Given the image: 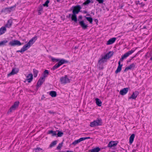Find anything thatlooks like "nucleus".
Listing matches in <instances>:
<instances>
[{"label": "nucleus", "mask_w": 152, "mask_h": 152, "mask_svg": "<svg viewBox=\"0 0 152 152\" xmlns=\"http://www.w3.org/2000/svg\"><path fill=\"white\" fill-rule=\"evenodd\" d=\"M135 49H132L131 50L129 51L128 52L126 53L124 55H123L120 59V61L118 62V66L117 68V69L115 71V73L117 74L119 72H120L122 69V66L123 65L122 64H121V61H122L123 60L128 57L129 55L132 54L135 50Z\"/></svg>", "instance_id": "1"}, {"label": "nucleus", "mask_w": 152, "mask_h": 152, "mask_svg": "<svg viewBox=\"0 0 152 152\" xmlns=\"http://www.w3.org/2000/svg\"><path fill=\"white\" fill-rule=\"evenodd\" d=\"M37 39V37L35 36L33 37L29 40V42L27 44L24 45L22 48L24 51H26L34 43Z\"/></svg>", "instance_id": "2"}, {"label": "nucleus", "mask_w": 152, "mask_h": 152, "mask_svg": "<svg viewBox=\"0 0 152 152\" xmlns=\"http://www.w3.org/2000/svg\"><path fill=\"white\" fill-rule=\"evenodd\" d=\"M102 124V120L101 119H98L96 120L91 122L90 123V126L91 127L97 126L101 125Z\"/></svg>", "instance_id": "3"}, {"label": "nucleus", "mask_w": 152, "mask_h": 152, "mask_svg": "<svg viewBox=\"0 0 152 152\" xmlns=\"http://www.w3.org/2000/svg\"><path fill=\"white\" fill-rule=\"evenodd\" d=\"M58 62V64H56L54 65L52 68V69L54 70L56 69L59 67L61 65L66 63L68 62V61L64 59H61L60 60H59Z\"/></svg>", "instance_id": "4"}, {"label": "nucleus", "mask_w": 152, "mask_h": 152, "mask_svg": "<svg viewBox=\"0 0 152 152\" xmlns=\"http://www.w3.org/2000/svg\"><path fill=\"white\" fill-rule=\"evenodd\" d=\"M73 8L72 10L73 13L75 14H77L80 11L81 8L80 5H77L75 6L72 7V8Z\"/></svg>", "instance_id": "5"}, {"label": "nucleus", "mask_w": 152, "mask_h": 152, "mask_svg": "<svg viewBox=\"0 0 152 152\" xmlns=\"http://www.w3.org/2000/svg\"><path fill=\"white\" fill-rule=\"evenodd\" d=\"M9 45L12 46L15 45L20 46L22 45L19 41L17 40H15L10 41L9 43Z\"/></svg>", "instance_id": "6"}, {"label": "nucleus", "mask_w": 152, "mask_h": 152, "mask_svg": "<svg viewBox=\"0 0 152 152\" xmlns=\"http://www.w3.org/2000/svg\"><path fill=\"white\" fill-rule=\"evenodd\" d=\"M19 103V102L18 101L15 102L14 104L10 109L8 113L11 112L12 111L15 110L16 108L18 107Z\"/></svg>", "instance_id": "7"}, {"label": "nucleus", "mask_w": 152, "mask_h": 152, "mask_svg": "<svg viewBox=\"0 0 152 152\" xmlns=\"http://www.w3.org/2000/svg\"><path fill=\"white\" fill-rule=\"evenodd\" d=\"M60 80L61 83L62 84H65L70 82L69 79L66 76L61 77Z\"/></svg>", "instance_id": "8"}, {"label": "nucleus", "mask_w": 152, "mask_h": 152, "mask_svg": "<svg viewBox=\"0 0 152 152\" xmlns=\"http://www.w3.org/2000/svg\"><path fill=\"white\" fill-rule=\"evenodd\" d=\"M79 24L84 29H87L88 27V25L86 24L83 20H81L79 21Z\"/></svg>", "instance_id": "9"}, {"label": "nucleus", "mask_w": 152, "mask_h": 152, "mask_svg": "<svg viewBox=\"0 0 152 152\" xmlns=\"http://www.w3.org/2000/svg\"><path fill=\"white\" fill-rule=\"evenodd\" d=\"M33 75L32 74H29L26 76V79L24 81V82L25 83L26 81L27 80L28 83H30L33 79Z\"/></svg>", "instance_id": "10"}, {"label": "nucleus", "mask_w": 152, "mask_h": 152, "mask_svg": "<svg viewBox=\"0 0 152 152\" xmlns=\"http://www.w3.org/2000/svg\"><path fill=\"white\" fill-rule=\"evenodd\" d=\"M139 93L137 91H135L133 92L131 96L129 97V99H135L137 97V95L139 94Z\"/></svg>", "instance_id": "11"}, {"label": "nucleus", "mask_w": 152, "mask_h": 152, "mask_svg": "<svg viewBox=\"0 0 152 152\" xmlns=\"http://www.w3.org/2000/svg\"><path fill=\"white\" fill-rule=\"evenodd\" d=\"M128 90V88H124L120 91V94L121 95H124L127 93Z\"/></svg>", "instance_id": "12"}, {"label": "nucleus", "mask_w": 152, "mask_h": 152, "mask_svg": "<svg viewBox=\"0 0 152 152\" xmlns=\"http://www.w3.org/2000/svg\"><path fill=\"white\" fill-rule=\"evenodd\" d=\"M18 69L17 68L13 69L11 72L8 75V76L16 74L18 72Z\"/></svg>", "instance_id": "13"}, {"label": "nucleus", "mask_w": 152, "mask_h": 152, "mask_svg": "<svg viewBox=\"0 0 152 152\" xmlns=\"http://www.w3.org/2000/svg\"><path fill=\"white\" fill-rule=\"evenodd\" d=\"M135 66V64L132 63V64L130 65L129 66L127 67L124 70V72H126L129 69H132L134 68Z\"/></svg>", "instance_id": "14"}, {"label": "nucleus", "mask_w": 152, "mask_h": 152, "mask_svg": "<svg viewBox=\"0 0 152 152\" xmlns=\"http://www.w3.org/2000/svg\"><path fill=\"white\" fill-rule=\"evenodd\" d=\"M45 81V78L43 77H41L37 83V86L38 87H39Z\"/></svg>", "instance_id": "15"}, {"label": "nucleus", "mask_w": 152, "mask_h": 152, "mask_svg": "<svg viewBox=\"0 0 152 152\" xmlns=\"http://www.w3.org/2000/svg\"><path fill=\"white\" fill-rule=\"evenodd\" d=\"M107 59L104 56L102 57V58L99 61V64H101L104 63V62L106 61Z\"/></svg>", "instance_id": "16"}, {"label": "nucleus", "mask_w": 152, "mask_h": 152, "mask_svg": "<svg viewBox=\"0 0 152 152\" xmlns=\"http://www.w3.org/2000/svg\"><path fill=\"white\" fill-rule=\"evenodd\" d=\"M116 38L114 37L110 39L107 42V45H109L113 43L115 41Z\"/></svg>", "instance_id": "17"}, {"label": "nucleus", "mask_w": 152, "mask_h": 152, "mask_svg": "<svg viewBox=\"0 0 152 152\" xmlns=\"http://www.w3.org/2000/svg\"><path fill=\"white\" fill-rule=\"evenodd\" d=\"M113 54V51H110L104 56L107 59L111 57Z\"/></svg>", "instance_id": "18"}, {"label": "nucleus", "mask_w": 152, "mask_h": 152, "mask_svg": "<svg viewBox=\"0 0 152 152\" xmlns=\"http://www.w3.org/2000/svg\"><path fill=\"white\" fill-rule=\"evenodd\" d=\"M135 137V134H132L129 137V143L130 144H132L134 140Z\"/></svg>", "instance_id": "19"}, {"label": "nucleus", "mask_w": 152, "mask_h": 152, "mask_svg": "<svg viewBox=\"0 0 152 152\" xmlns=\"http://www.w3.org/2000/svg\"><path fill=\"white\" fill-rule=\"evenodd\" d=\"M71 19L73 21L75 22H76L77 21V19L76 14L73 13L72 15Z\"/></svg>", "instance_id": "20"}, {"label": "nucleus", "mask_w": 152, "mask_h": 152, "mask_svg": "<svg viewBox=\"0 0 152 152\" xmlns=\"http://www.w3.org/2000/svg\"><path fill=\"white\" fill-rule=\"evenodd\" d=\"M117 144V143H115L114 141H110L109 143L108 147H112L113 146L116 145Z\"/></svg>", "instance_id": "21"}, {"label": "nucleus", "mask_w": 152, "mask_h": 152, "mask_svg": "<svg viewBox=\"0 0 152 152\" xmlns=\"http://www.w3.org/2000/svg\"><path fill=\"white\" fill-rule=\"evenodd\" d=\"M12 20H9L8 21L7 24L5 26V27L9 28L12 25Z\"/></svg>", "instance_id": "22"}, {"label": "nucleus", "mask_w": 152, "mask_h": 152, "mask_svg": "<svg viewBox=\"0 0 152 152\" xmlns=\"http://www.w3.org/2000/svg\"><path fill=\"white\" fill-rule=\"evenodd\" d=\"M95 100L96 104L97 105L99 106H101L102 102L99 99L96 98Z\"/></svg>", "instance_id": "23"}, {"label": "nucleus", "mask_w": 152, "mask_h": 152, "mask_svg": "<svg viewBox=\"0 0 152 152\" xmlns=\"http://www.w3.org/2000/svg\"><path fill=\"white\" fill-rule=\"evenodd\" d=\"M83 141L82 139V138H80L79 139L75 140L72 143V144L74 145H75L76 144H78V143H79L80 142Z\"/></svg>", "instance_id": "24"}, {"label": "nucleus", "mask_w": 152, "mask_h": 152, "mask_svg": "<svg viewBox=\"0 0 152 152\" xmlns=\"http://www.w3.org/2000/svg\"><path fill=\"white\" fill-rule=\"evenodd\" d=\"M5 27H2L0 28V35L4 34L6 31Z\"/></svg>", "instance_id": "25"}, {"label": "nucleus", "mask_w": 152, "mask_h": 152, "mask_svg": "<svg viewBox=\"0 0 152 152\" xmlns=\"http://www.w3.org/2000/svg\"><path fill=\"white\" fill-rule=\"evenodd\" d=\"M100 150L99 147H96L90 150L91 152H99Z\"/></svg>", "instance_id": "26"}, {"label": "nucleus", "mask_w": 152, "mask_h": 152, "mask_svg": "<svg viewBox=\"0 0 152 152\" xmlns=\"http://www.w3.org/2000/svg\"><path fill=\"white\" fill-rule=\"evenodd\" d=\"M50 95L52 97H55L56 96L57 94L56 91H51L50 93Z\"/></svg>", "instance_id": "27"}, {"label": "nucleus", "mask_w": 152, "mask_h": 152, "mask_svg": "<svg viewBox=\"0 0 152 152\" xmlns=\"http://www.w3.org/2000/svg\"><path fill=\"white\" fill-rule=\"evenodd\" d=\"M16 7V5H15L14 6H12L11 7H9V8H6L5 9L6 10H7V11L11 12L12 11V9L13 8H15Z\"/></svg>", "instance_id": "28"}, {"label": "nucleus", "mask_w": 152, "mask_h": 152, "mask_svg": "<svg viewBox=\"0 0 152 152\" xmlns=\"http://www.w3.org/2000/svg\"><path fill=\"white\" fill-rule=\"evenodd\" d=\"M33 75L34 77H36L37 75V74L38 73V71L35 69H34L33 70Z\"/></svg>", "instance_id": "29"}, {"label": "nucleus", "mask_w": 152, "mask_h": 152, "mask_svg": "<svg viewBox=\"0 0 152 152\" xmlns=\"http://www.w3.org/2000/svg\"><path fill=\"white\" fill-rule=\"evenodd\" d=\"M85 17L86 18L87 20L91 24L92 23V22L93 21V19L92 18L88 17Z\"/></svg>", "instance_id": "30"}, {"label": "nucleus", "mask_w": 152, "mask_h": 152, "mask_svg": "<svg viewBox=\"0 0 152 152\" xmlns=\"http://www.w3.org/2000/svg\"><path fill=\"white\" fill-rule=\"evenodd\" d=\"M58 132L57 135L58 137H61L63 135L64 133L63 132H61L59 131L58 130L57 131Z\"/></svg>", "instance_id": "31"}, {"label": "nucleus", "mask_w": 152, "mask_h": 152, "mask_svg": "<svg viewBox=\"0 0 152 152\" xmlns=\"http://www.w3.org/2000/svg\"><path fill=\"white\" fill-rule=\"evenodd\" d=\"M48 73L49 72L47 70H45L44 72V77H43L45 78L47 76V75H48Z\"/></svg>", "instance_id": "32"}, {"label": "nucleus", "mask_w": 152, "mask_h": 152, "mask_svg": "<svg viewBox=\"0 0 152 152\" xmlns=\"http://www.w3.org/2000/svg\"><path fill=\"white\" fill-rule=\"evenodd\" d=\"M57 143L56 141H55L52 142L50 144V147H52L54 145H55Z\"/></svg>", "instance_id": "33"}, {"label": "nucleus", "mask_w": 152, "mask_h": 152, "mask_svg": "<svg viewBox=\"0 0 152 152\" xmlns=\"http://www.w3.org/2000/svg\"><path fill=\"white\" fill-rule=\"evenodd\" d=\"M50 0H47L45 3L43 4L44 7H48V4L49 3Z\"/></svg>", "instance_id": "34"}, {"label": "nucleus", "mask_w": 152, "mask_h": 152, "mask_svg": "<svg viewBox=\"0 0 152 152\" xmlns=\"http://www.w3.org/2000/svg\"><path fill=\"white\" fill-rule=\"evenodd\" d=\"M34 150L35 151V152H38L42 150V149L40 148H35L34 149Z\"/></svg>", "instance_id": "35"}, {"label": "nucleus", "mask_w": 152, "mask_h": 152, "mask_svg": "<svg viewBox=\"0 0 152 152\" xmlns=\"http://www.w3.org/2000/svg\"><path fill=\"white\" fill-rule=\"evenodd\" d=\"M91 1L90 0H87L86 1L83 3V5H87L90 3Z\"/></svg>", "instance_id": "36"}, {"label": "nucleus", "mask_w": 152, "mask_h": 152, "mask_svg": "<svg viewBox=\"0 0 152 152\" xmlns=\"http://www.w3.org/2000/svg\"><path fill=\"white\" fill-rule=\"evenodd\" d=\"M62 142L59 144L58 146L57 147V149L59 150L61 148L62 146Z\"/></svg>", "instance_id": "37"}, {"label": "nucleus", "mask_w": 152, "mask_h": 152, "mask_svg": "<svg viewBox=\"0 0 152 152\" xmlns=\"http://www.w3.org/2000/svg\"><path fill=\"white\" fill-rule=\"evenodd\" d=\"M7 42V40H5L1 41L0 42V43L1 44V45H4L5 43Z\"/></svg>", "instance_id": "38"}, {"label": "nucleus", "mask_w": 152, "mask_h": 152, "mask_svg": "<svg viewBox=\"0 0 152 152\" xmlns=\"http://www.w3.org/2000/svg\"><path fill=\"white\" fill-rule=\"evenodd\" d=\"M51 59L52 61L54 62L55 61H59V59H56L53 58H51Z\"/></svg>", "instance_id": "39"}, {"label": "nucleus", "mask_w": 152, "mask_h": 152, "mask_svg": "<svg viewBox=\"0 0 152 152\" xmlns=\"http://www.w3.org/2000/svg\"><path fill=\"white\" fill-rule=\"evenodd\" d=\"M43 10V7L42 6H40L38 8L39 11H42Z\"/></svg>", "instance_id": "40"}, {"label": "nucleus", "mask_w": 152, "mask_h": 152, "mask_svg": "<svg viewBox=\"0 0 152 152\" xmlns=\"http://www.w3.org/2000/svg\"><path fill=\"white\" fill-rule=\"evenodd\" d=\"M81 138H82L83 141L85 140L86 139H89L91 138L90 137H81Z\"/></svg>", "instance_id": "41"}, {"label": "nucleus", "mask_w": 152, "mask_h": 152, "mask_svg": "<svg viewBox=\"0 0 152 152\" xmlns=\"http://www.w3.org/2000/svg\"><path fill=\"white\" fill-rule=\"evenodd\" d=\"M96 0L99 4H102V3H103V2H104V0Z\"/></svg>", "instance_id": "42"}, {"label": "nucleus", "mask_w": 152, "mask_h": 152, "mask_svg": "<svg viewBox=\"0 0 152 152\" xmlns=\"http://www.w3.org/2000/svg\"><path fill=\"white\" fill-rule=\"evenodd\" d=\"M52 135L53 136H56L57 135L56 132L54 131V132L52 133Z\"/></svg>", "instance_id": "43"}, {"label": "nucleus", "mask_w": 152, "mask_h": 152, "mask_svg": "<svg viewBox=\"0 0 152 152\" xmlns=\"http://www.w3.org/2000/svg\"><path fill=\"white\" fill-rule=\"evenodd\" d=\"M82 16L81 15H80L78 17V20L80 21V20H81L82 19Z\"/></svg>", "instance_id": "44"}, {"label": "nucleus", "mask_w": 152, "mask_h": 152, "mask_svg": "<svg viewBox=\"0 0 152 152\" xmlns=\"http://www.w3.org/2000/svg\"><path fill=\"white\" fill-rule=\"evenodd\" d=\"M135 4L137 5H138V4H141L140 3L139 1H137L135 2Z\"/></svg>", "instance_id": "45"}, {"label": "nucleus", "mask_w": 152, "mask_h": 152, "mask_svg": "<svg viewBox=\"0 0 152 152\" xmlns=\"http://www.w3.org/2000/svg\"><path fill=\"white\" fill-rule=\"evenodd\" d=\"M17 52H21V53H22V52H24V50H23V49L22 48L21 49V50H17Z\"/></svg>", "instance_id": "46"}, {"label": "nucleus", "mask_w": 152, "mask_h": 152, "mask_svg": "<svg viewBox=\"0 0 152 152\" xmlns=\"http://www.w3.org/2000/svg\"><path fill=\"white\" fill-rule=\"evenodd\" d=\"M54 132V131L53 130L49 131L48 132V133L49 134H52Z\"/></svg>", "instance_id": "47"}, {"label": "nucleus", "mask_w": 152, "mask_h": 152, "mask_svg": "<svg viewBox=\"0 0 152 152\" xmlns=\"http://www.w3.org/2000/svg\"><path fill=\"white\" fill-rule=\"evenodd\" d=\"M49 113H50V114H54V113L53 112H52V111H49Z\"/></svg>", "instance_id": "48"}, {"label": "nucleus", "mask_w": 152, "mask_h": 152, "mask_svg": "<svg viewBox=\"0 0 152 152\" xmlns=\"http://www.w3.org/2000/svg\"><path fill=\"white\" fill-rule=\"evenodd\" d=\"M40 12L41 11H39V10H38V14L39 15H40L41 14Z\"/></svg>", "instance_id": "49"}, {"label": "nucleus", "mask_w": 152, "mask_h": 152, "mask_svg": "<svg viewBox=\"0 0 152 152\" xmlns=\"http://www.w3.org/2000/svg\"><path fill=\"white\" fill-rule=\"evenodd\" d=\"M94 20L95 21V22H97L98 21V20L97 19H95Z\"/></svg>", "instance_id": "50"}, {"label": "nucleus", "mask_w": 152, "mask_h": 152, "mask_svg": "<svg viewBox=\"0 0 152 152\" xmlns=\"http://www.w3.org/2000/svg\"><path fill=\"white\" fill-rule=\"evenodd\" d=\"M66 152H73V151H67Z\"/></svg>", "instance_id": "51"}, {"label": "nucleus", "mask_w": 152, "mask_h": 152, "mask_svg": "<svg viewBox=\"0 0 152 152\" xmlns=\"http://www.w3.org/2000/svg\"><path fill=\"white\" fill-rule=\"evenodd\" d=\"M72 15L71 14H69V17L70 18L71 17V16H72Z\"/></svg>", "instance_id": "52"}, {"label": "nucleus", "mask_w": 152, "mask_h": 152, "mask_svg": "<svg viewBox=\"0 0 152 152\" xmlns=\"http://www.w3.org/2000/svg\"><path fill=\"white\" fill-rule=\"evenodd\" d=\"M146 28V26H144V27L143 28Z\"/></svg>", "instance_id": "53"}, {"label": "nucleus", "mask_w": 152, "mask_h": 152, "mask_svg": "<svg viewBox=\"0 0 152 152\" xmlns=\"http://www.w3.org/2000/svg\"><path fill=\"white\" fill-rule=\"evenodd\" d=\"M144 4H143L142 5H141V7H143V6H144Z\"/></svg>", "instance_id": "54"}, {"label": "nucleus", "mask_w": 152, "mask_h": 152, "mask_svg": "<svg viewBox=\"0 0 152 152\" xmlns=\"http://www.w3.org/2000/svg\"><path fill=\"white\" fill-rule=\"evenodd\" d=\"M147 0H144V1H147Z\"/></svg>", "instance_id": "55"}, {"label": "nucleus", "mask_w": 152, "mask_h": 152, "mask_svg": "<svg viewBox=\"0 0 152 152\" xmlns=\"http://www.w3.org/2000/svg\"><path fill=\"white\" fill-rule=\"evenodd\" d=\"M113 152H114V151Z\"/></svg>", "instance_id": "56"}]
</instances>
